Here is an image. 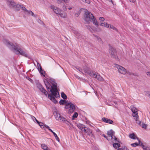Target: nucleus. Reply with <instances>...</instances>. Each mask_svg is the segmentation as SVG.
<instances>
[{
    "label": "nucleus",
    "instance_id": "39",
    "mask_svg": "<svg viewBox=\"0 0 150 150\" xmlns=\"http://www.w3.org/2000/svg\"><path fill=\"white\" fill-rule=\"evenodd\" d=\"M39 124V126L41 128H43L44 127V126H43V123L40 122L39 124Z\"/></svg>",
    "mask_w": 150,
    "mask_h": 150
},
{
    "label": "nucleus",
    "instance_id": "25",
    "mask_svg": "<svg viewBox=\"0 0 150 150\" xmlns=\"http://www.w3.org/2000/svg\"><path fill=\"white\" fill-rule=\"evenodd\" d=\"M140 146H142L144 150H150V149L149 148L145 146L142 142L141 143Z\"/></svg>",
    "mask_w": 150,
    "mask_h": 150
},
{
    "label": "nucleus",
    "instance_id": "13",
    "mask_svg": "<svg viewBox=\"0 0 150 150\" xmlns=\"http://www.w3.org/2000/svg\"><path fill=\"white\" fill-rule=\"evenodd\" d=\"M102 120L103 122L110 124H112L113 122L112 120L104 117L102 118Z\"/></svg>",
    "mask_w": 150,
    "mask_h": 150
},
{
    "label": "nucleus",
    "instance_id": "28",
    "mask_svg": "<svg viewBox=\"0 0 150 150\" xmlns=\"http://www.w3.org/2000/svg\"><path fill=\"white\" fill-rule=\"evenodd\" d=\"M59 103L61 105H63L66 104L67 103L66 100H61L59 102Z\"/></svg>",
    "mask_w": 150,
    "mask_h": 150
},
{
    "label": "nucleus",
    "instance_id": "8",
    "mask_svg": "<svg viewBox=\"0 0 150 150\" xmlns=\"http://www.w3.org/2000/svg\"><path fill=\"white\" fill-rule=\"evenodd\" d=\"M37 86L38 88L46 96H47L48 93L47 92L45 89L39 83L37 84Z\"/></svg>",
    "mask_w": 150,
    "mask_h": 150
},
{
    "label": "nucleus",
    "instance_id": "37",
    "mask_svg": "<svg viewBox=\"0 0 150 150\" xmlns=\"http://www.w3.org/2000/svg\"><path fill=\"white\" fill-rule=\"evenodd\" d=\"M110 28L112 29L113 30L116 31H117L118 30L114 26L111 25H110Z\"/></svg>",
    "mask_w": 150,
    "mask_h": 150
},
{
    "label": "nucleus",
    "instance_id": "27",
    "mask_svg": "<svg viewBox=\"0 0 150 150\" xmlns=\"http://www.w3.org/2000/svg\"><path fill=\"white\" fill-rule=\"evenodd\" d=\"M39 72H40L41 74L43 75L44 76H45V71L42 69V68H41L40 69H39L38 70Z\"/></svg>",
    "mask_w": 150,
    "mask_h": 150
},
{
    "label": "nucleus",
    "instance_id": "35",
    "mask_svg": "<svg viewBox=\"0 0 150 150\" xmlns=\"http://www.w3.org/2000/svg\"><path fill=\"white\" fill-rule=\"evenodd\" d=\"M78 116V114L77 112H75L74 113V114L72 117V119L73 120L74 118H76Z\"/></svg>",
    "mask_w": 150,
    "mask_h": 150
},
{
    "label": "nucleus",
    "instance_id": "34",
    "mask_svg": "<svg viewBox=\"0 0 150 150\" xmlns=\"http://www.w3.org/2000/svg\"><path fill=\"white\" fill-rule=\"evenodd\" d=\"M88 128H87L85 127V128H83V129L81 130L83 132L85 133H86L87 132V131H88V129H89Z\"/></svg>",
    "mask_w": 150,
    "mask_h": 150
},
{
    "label": "nucleus",
    "instance_id": "17",
    "mask_svg": "<svg viewBox=\"0 0 150 150\" xmlns=\"http://www.w3.org/2000/svg\"><path fill=\"white\" fill-rule=\"evenodd\" d=\"M58 15H59L61 17L64 18H66L67 16V14L65 12L61 13V11Z\"/></svg>",
    "mask_w": 150,
    "mask_h": 150
},
{
    "label": "nucleus",
    "instance_id": "20",
    "mask_svg": "<svg viewBox=\"0 0 150 150\" xmlns=\"http://www.w3.org/2000/svg\"><path fill=\"white\" fill-rule=\"evenodd\" d=\"M138 140L139 142V143H133L131 144V145L133 146L134 147H135L136 146H138L139 145L141 144V143L142 142L139 139H138Z\"/></svg>",
    "mask_w": 150,
    "mask_h": 150
},
{
    "label": "nucleus",
    "instance_id": "14",
    "mask_svg": "<svg viewBox=\"0 0 150 150\" xmlns=\"http://www.w3.org/2000/svg\"><path fill=\"white\" fill-rule=\"evenodd\" d=\"M7 4L10 7H15V3L12 0H7Z\"/></svg>",
    "mask_w": 150,
    "mask_h": 150
},
{
    "label": "nucleus",
    "instance_id": "11",
    "mask_svg": "<svg viewBox=\"0 0 150 150\" xmlns=\"http://www.w3.org/2000/svg\"><path fill=\"white\" fill-rule=\"evenodd\" d=\"M50 8L52 9L54 12L57 14L58 15L61 11L60 9L55 6L54 5H51L50 6Z\"/></svg>",
    "mask_w": 150,
    "mask_h": 150
},
{
    "label": "nucleus",
    "instance_id": "41",
    "mask_svg": "<svg viewBox=\"0 0 150 150\" xmlns=\"http://www.w3.org/2000/svg\"><path fill=\"white\" fill-rule=\"evenodd\" d=\"M26 79L28 80L29 81H30L32 83L33 81V80L29 77H26Z\"/></svg>",
    "mask_w": 150,
    "mask_h": 150
},
{
    "label": "nucleus",
    "instance_id": "6",
    "mask_svg": "<svg viewBox=\"0 0 150 150\" xmlns=\"http://www.w3.org/2000/svg\"><path fill=\"white\" fill-rule=\"evenodd\" d=\"M109 51L110 54L112 57L115 59L117 58L115 50L114 48L111 46L110 47Z\"/></svg>",
    "mask_w": 150,
    "mask_h": 150
},
{
    "label": "nucleus",
    "instance_id": "3",
    "mask_svg": "<svg viewBox=\"0 0 150 150\" xmlns=\"http://www.w3.org/2000/svg\"><path fill=\"white\" fill-rule=\"evenodd\" d=\"M84 20L87 23H89L92 21L96 26H98L97 21L95 18L93 14L88 11H86L84 15Z\"/></svg>",
    "mask_w": 150,
    "mask_h": 150
},
{
    "label": "nucleus",
    "instance_id": "31",
    "mask_svg": "<svg viewBox=\"0 0 150 150\" xmlns=\"http://www.w3.org/2000/svg\"><path fill=\"white\" fill-rule=\"evenodd\" d=\"M113 146L115 149H117V148L120 147V145L119 144L117 143H115L113 144Z\"/></svg>",
    "mask_w": 150,
    "mask_h": 150
},
{
    "label": "nucleus",
    "instance_id": "43",
    "mask_svg": "<svg viewBox=\"0 0 150 150\" xmlns=\"http://www.w3.org/2000/svg\"><path fill=\"white\" fill-rule=\"evenodd\" d=\"M99 20L100 21H103L105 20V19L103 17H100L99 18Z\"/></svg>",
    "mask_w": 150,
    "mask_h": 150
},
{
    "label": "nucleus",
    "instance_id": "60",
    "mask_svg": "<svg viewBox=\"0 0 150 150\" xmlns=\"http://www.w3.org/2000/svg\"><path fill=\"white\" fill-rule=\"evenodd\" d=\"M149 95L150 96V92H149Z\"/></svg>",
    "mask_w": 150,
    "mask_h": 150
},
{
    "label": "nucleus",
    "instance_id": "21",
    "mask_svg": "<svg viewBox=\"0 0 150 150\" xmlns=\"http://www.w3.org/2000/svg\"><path fill=\"white\" fill-rule=\"evenodd\" d=\"M50 132L52 133L53 135H54L55 138L57 140L58 142H59V139L58 137L57 134L54 132L52 130H51V131H50Z\"/></svg>",
    "mask_w": 150,
    "mask_h": 150
},
{
    "label": "nucleus",
    "instance_id": "44",
    "mask_svg": "<svg viewBox=\"0 0 150 150\" xmlns=\"http://www.w3.org/2000/svg\"><path fill=\"white\" fill-rule=\"evenodd\" d=\"M106 23L105 22H103L102 23H100V25L102 26H105Z\"/></svg>",
    "mask_w": 150,
    "mask_h": 150
},
{
    "label": "nucleus",
    "instance_id": "12",
    "mask_svg": "<svg viewBox=\"0 0 150 150\" xmlns=\"http://www.w3.org/2000/svg\"><path fill=\"white\" fill-rule=\"evenodd\" d=\"M93 75L92 76L93 77L96 78L98 80L102 81H104L103 79L101 77L100 75L97 74L96 73L93 74Z\"/></svg>",
    "mask_w": 150,
    "mask_h": 150
},
{
    "label": "nucleus",
    "instance_id": "22",
    "mask_svg": "<svg viewBox=\"0 0 150 150\" xmlns=\"http://www.w3.org/2000/svg\"><path fill=\"white\" fill-rule=\"evenodd\" d=\"M73 32L76 35L77 38H78L79 39H80V34L78 32V31L76 30H74Z\"/></svg>",
    "mask_w": 150,
    "mask_h": 150
},
{
    "label": "nucleus",
    "instance_id": "55",
    "mask_svg": "<svg viewBox=\"0 0 150 150\" xmlns=\"http://www.w3.org/2000/svg\"><path fill=\"white\" fill-rule=\"evenodd\" d=\"M72 8H71V7H69V8H68V9L69 10H70L71 9H72Z\"/></svg>",
    "mask_w": 150,
    "mask_h": 150
},
{
    "label": "nucleus",
    "instance_id": "45",
    "mask_svg": "<svg viewBox=\"0 0 150 150\" xmlns=\"http://www.w3.org/2000/svg\"><path fill=\"white\" fill-rule=\"evenodd\" d=\"M45 127L47 128V129L50 131H51L52 129L50 128L47 125H45Z\"/></svg>",
    "mask_w": 150,
    "mask_h": 150
},
{
    "label": "nucleus",
    "instance_id": "57",
    "mask_svg": "<svg viewBox=\"0 0 150 150\" xmlns=\"http://www.w3.org/2000/svg\"><path fill=\"white\" fill-rule=\"evenodd\" d=\"M27 14H31V13H27Z\"/></svg>",
    "mask_w": 150,
    "mask_h": 150
},
{
    "label": "nucleus",
    "instance_id": "2",
    "mask_svg": "<svg viewBox=\"0 0 150 150\" xmlns=\"http://www.w3.org/2000/svg\"><path fill=\"white\" fill-rule=\"evenodd\" d=\"M3 42L8 47L16 54H20L25 57H28V55L26 52L21 48H18L17 46H16L12 43L10 42L6 39H4Z\"/></svg>",
    "mask_w": 150,
    "mask_h": 150
},
{
    "label": "nucleus",
    "instance_id": "33",
    "mask_svg": "<svg viewBox=\"0 0 150 150\" xmlns=\"http://www.w3.org/2000/svg\"><path fill=\"white\" fill-rule=\"evenodd\" d=\"M61 96L62 98L64 99H66L67 98V96L63 92H62L61 93Z\"/></svg>",
    "mask_w": 150,
    "mask_h": 150
},
{
    "label": "nucleus",
    "instance_id": "23",
    "mask_svg": "<svg viewBox=\"0 0 150 150\" xmlns=\"http://www.w3.org/2000/svg\"><path fill=\"white\" fill-rule=\"evenodd\" d=\"M129 137L130 138L134 139H136L137 138V139H138L137 138V137H136L135 134L134 133L130 134L129 135Z\"/></svg>",
    "mask_w": 150,
    "mask_h": 150
},
{
    "label": "nucleus",
    "instance_id": "15",
    "mask_svg": "<svg viewBox=\"0 0 150 150\" xmlns=\"http://www.w3.org/2000/svg\"><path fill=\"white\" fill-rule=\"evenodd\" d=\"M21 8L23 10L25 11L27 13H31V16H32L34 17H35L34 14L32 11L30 10L28 11L27 10V9L25 7H24L23 6H22L21 7Z\"/></svg>",
    "mask_w": 150,
    "mask_h": 150
},
{
    "label": "nucleus",
    "instance_id": "19",
    "mask_svg": "<svg viewBox=\"0 0 150 150\" xmlns=\"http://www.w3.org/2000/svg\"><path fill=\"white\" fill-rule=\"evenodd\" d=\"M58 4H60L63 1L64 2L65 4H67L69 3L70 0H56Z\"/></svg>",
    "mask_w": 150,
    "mask_h": 150
},
{
    "label": "nucleus",
    "instance_id": "59",
    "mask_svg": "<svg viewBox=\"0 0 150 150\" xmlns=\"http://www.w3.org/2000/svg\"><path fill=\"white\" fill-rule=\"evenodd\" d=\"M58 65L59 67H61V66H60V65L59 64H58Z\"/></svg>",
    "mask_w": 150,
    "mask_h": 150
},
{
    "label": "nucleus",
    "instance_id": "5",
    "mask_svg": "<svg viewBox=\"0 0 150 150\" xmlns=\"http://www.w3.org/2000/svg\"><path fill=\"white\" fill-rule=\"evenodd\" d=\"M65 108L66 109H69L68 110V112L70 113H72L75 110V105L74 104L71 102L68 103L66 104Z\"/></svg>",
    "mask_w": 150,
    "mask_h": 150
},
{
    "label": "nucleus",
    "instance_id": "4",
    "mask_svg": "<svg viewBox=\"0 0 150 150\" xmlns=\"http://www.w3.org/2000/svg\"><path fill=\"white\" fill-rule=\"evenodd\" d=\"M54 116L57 120L64 122L67 124L69 122L64 117L62 116L60 114L57 112H55Z\"/></svg>",
    "mask_w": 150,
    "mask_h": 150
},
{
    "label": "nucleus",
    "instance_id": "7",
    "mask_svg": "<svg viewBox=\"0 0 150 150\" xmlns=\"http://www.w3.org/2000/svg\"><path fill=\"white\" fill-rule=\"evenodd\" d=\"M115 67L118 69L119 72L121 74H125L127 73L126 70L124 67L117 64H115Z\"/></svg>",
    "mask_w": 150,
    "mask_h": 150
},
{
    "label": "nucleus",
    "instance_id": "29",
    "mask_svg": "<svg viewBox=\"0 0 150 150\" xmlns=\"http://www.w3.org/2000/svg\"><path fill=\"white\" fill-rule=\"evenodd\" d=\"M77 127L81 130H82L83 128H85V126L81 124H79L77 125Z\"/></svg>",
    "mask_w": 150,
    "mask_h": 150
},
{
    "label": "nucleus",
    "instance_id": "38",
    "mask_svg": "<svg viewBox=\"0 0 150 150\" xmlns=\"http://www.w3.org/2000/svg\"><path fill=\"white\" fill-rule=\"evenodd\" d=\"M37 68L38 69V70H39V69H40V68H42L41 65L38 62H37Z\"/></svg>",
    "mask_w": 150,
    "mask_h": 150
},
{
    "label": "nucleus",
    "instance_id": "10",
    "mask_svg": "<svg viewBox=\"0 0 150 150\" xmlns=\"http://www.w3.org/2000/svg\"><path fill=\"white\" fill-rule=\"evenodd\" d=\"M83 69L84 70V71L89 75L90 76H91L93 75V74L94 73V72L92 71L90 69L89 67H84L83 68Z\"/></svg>",
    "mask_w": 150,
    "mask_h": 150
},
{
    "label": "nucleus",
    "instance_id": "50",
    "mask_svg": "<svg viewBox=\"0 0 150 150\" xmlns=\"http://www.w3.org/2000/svg\"><path fill=\"white\" fill-rule=\"evenodd\" d=\"M102 135L107 140H108L107 136H106L105 134H103Z\"/></svg>",
    "mask_w": 150,
    "mask_h": 150
},
{
    "label": "nucleus",
    "instance_id": "36",
    "mask_svg": "<svg viewBox=\"0 0 150 150\" xmlns=\"http://www.w3.org/2000/svg\"><path fill=\"white\" fill-rule=\"evenodd\" d=\"M141 126H142V128H143L144 129H146L147 126V125L146 124H144V123H142V124H141Z\"/></svg>",
    "mask_w": 150,
    "mask_h": 150
},
{
    "label": "nucleus",
    "instance_id": "49",
    "mask_svg": "<svg viewBox=\"0 0 150 150\" xmlns=\"http://www.w3.org/2000/svg\"><path fill=\"white\" fill-rule=\"evenodd\" d=\"M33 117L34 118V119H35L36 121L38 123V124H39V123L40 122H39L37 120V119L34 117Z\"/></svg>",
    "mask_w": 150,
    "mask_h": 150
},
{
    "label": "nucleus",
    "instance_id": "16",
    "mask_svg": "<svg viewBox=\"0 0 150 150\" xmlns=\"http://www.w3.org/2000/svg\"><path fill=\"white\" fill-rule=\"evenodd\" d=\"M115 132L112 129H111L107 132V134L110 137L112 138L113 135L115 134Z\"/></svg>",
    "mask_w": 150,
    "mask_h": 150
},
{
    "label": "nucleus",
    "instance_id": "1",
    "mask_svg": "<svg viewBox=\"0 0 150 150\" xmlns=\"http://www.w3.org/2000/svg\"><path fill=\"white\" fill-rule=\"evenodd\" d=\"M44 82L47 90H50L52 94H48V97L54 103H56L57 101L56 100L54 97L57 98L59 95L57 89V84L54 81H48L47 80L44 81Z\"/></svg>",
    "mask_w": 150,
    "mask_h": 150
},
{
    "label": "nucleus",
    "instance_id": "46",
    "mask_svg": "<svg viewBox=\"0 0 150 150\" xmlns=\"http://www.w3.org/2000/svg\"><path fill=\"white\" fill-rule=\"evenodd\" d=\"M79 71L82 72V73L83 74V73L82 72V69H81V68H77V67H75Z\"/></svg>",
    "mask_w": 150,
    "mask_h": 150
},
{
    "label": "nucleus",
    "instance_id": "54",
    "mask_svg": "<svg viewBox=\"0 0 150 150\" xmlns=\"http://www.w3.org/2000/svg\"><path fill=\"white\" fill-rule=\"evenodd\" d=\"M117 150H123L121 148H120L118 149Z\"/></svg>",
    "mask_w": 150,
    "mask_h": 150
},
{
    "label": "nucleus",
    "instance_id": "58",
    "mask_svg": "<svg viewBox=\"0 0 150 150\" xmlns=\"http://www.w3.org/2000/svg\"><path fill=\"white\" fill-rule=\"evenodd\" d=\"M33 117V116H32V119L33 120H34V118Z\"/></svg>",
    "mask_w": 150,
    "mask_h": 150
},
{
    "label": "nucleus",
    "instance_id": "9",
    "mask_svg": "<svg viewBox=\"0 0 150 150\" xmlns=\"http://www.w3.org/2000/svg\"><path fill=\"white\" fill-rule=\"evenodd\" d=\"M131 110L132 112L133 113L132 115L134 117H138V113L137 112V109L135 107H134L133 105H132L130 107Z\"/></svg>",
    "mask_w": 150,
    "mask_h": 150
},
{
    "label": "nucleus",
    "instance_id": "51",
    "mask_svg": "<svg viewBox=\"0 0 150 150\" xmlns=\"http://www.w3.org/2000/svg\"><path fill=\"white\" fill-rule=\"evenodd\" d=\"M79 15L78 13H75V16L76 17H78Z\"/></svg>",
    "mask_w": 150,
    "mask_h": 150
},
{
    "label": "nucleus",
    "instance_id": "56",
    "mask_svg": "<svg viewBox=\"0 0 150 150\" xmlns=\"http://www.w3.org/2000/svg\"><path fill=\"white\" fill-rule=\"evenodd\" d=\"M108 1H109L110 2H112V0H108Z\"/></svg>",
    "mask_w": 150,
    "mask_h": 150
},
{
    "label": "nucleus",
    "instance_id": "47",
    "mask_svg": "<svg viewBox=\"0 0 150 150\" xmlns=\"http://www.w3.org/2000/svg\"><path fill=\"white\" fill-rule=\"evenodd\" d=\"M110 25H111L108 24L106 23L105 27H107V28H110Z\"/></svg>",
    "mask_w": 150,
    "mask_h": 150
},
{
    "label": "nucleus",
    "instance_id": "42",
    "mask_svg": "<svg viewBox=\"0 0 150 150\" xmlns=\"http://www.w3.org/2000/svg\"><path fill=\"white\" fill-rule=\"evenodd\" d=\"M21 6V5H20L19 4H15V7H14L16 8H19Z\"/></svg>",
    "mask_w": 150,
    "mask_h": 150
},
{
    "label": "nucleus",
    "instance_id": "40",
    "mask_svg": "<svg viewBox=\"0 0 150 150\" xmlns=\"http://www.w3.org/2000/svg\"><path fill=\"white\" fill-rule=\"evenodd\" d=\"M83 2H85V3L89 4L90 3V1L89 0H81Z\"/></svg>",
    "mask_w": 150,
    "mask_h": 150
},
{
    "label": "nucleus",
    "instance_id": "26",
    "mask_svg": "<svg viewBox=\"0 0 150 150\" xmlns=\"http://www.w3.org/2000/svg\"><path fill=\"white\" fill-rule=\"evenodd\" d=\"M111 139L112 141H115V142L120 143V141L119 140H117V139L114 136V135H113L112 138L111 137Z\"/></svg>",
    "mask_w": 150,
    "mask_h": 150
},
{
    "label": "nucleus",
    "instance_id": "30",
    "mask_svg": "<svg viewBox=\"0 0 150 150\" xmlns=\"http://www.w3.org/2000/svg\"><path fill=\"white\" fill-rule=\"evenodd\" d=\"M138 117H135V118L134 119H135V120L136 121V123L139 125L140 126H141L142 122H141L140 121L138 120Z\"/></svg>",
    "mask_w": 150,
    "mask_h": 150
},
{
    "label": "nucleus",
    "instance_id": "48",
    "mask_svg": "<svg viewBox=\"0 0 150 150\" xmlns=\"http://www.w3.org/2000/svg\"><path fill=\"white\" fill-rule=\"evenodd\" d=\"M130 2H132V3H134L136 0H128Z\"/></svg>",
    "mask_w": 150,
    "mask_h": 150
},
{
    "label": "nucleus",
    "instance_id": "61",
    "mask_svg": "<svg viewBox=\"0 0 150 150\" xmlns=\"http://www.w3.org/2000/svg\"><path fill=\"white\" fill-rule=\"evenodd\" d=\"M114 103H115V104H117V102H114Z\"/></svg>",
    "mask_w": 150,
    "mask_h": 150
},
{
    "label": "nucleus",
    "instance_id": "32",
    "mask_svg": "<svg viewBox=\"0 0 150 150\" xmlns=\"http://www.w3.org/2000/svg\"><path fill=\"white\" fill-rule=\"evenodd\" d=\"M94 36L96 37V39L100 42H102V41L101 39L98 36L94 35Z\"/></svg>",
    "mask_w": 150,
    "mask_h": 150
},
{
    "label": "nucleus",
    "instance_id": "24",
    "mask_svg": "<svg viewBox=\"0 0 150 150\" xmlns=\"http://www.w3.org/2000/svg\"><path fill=\"white\" fill-rule=\"evenodd\" d=\"M41 147L44 150H48V147H47V145L45 144H42L41 145Z\"/></svg>",
    "mask_w": 150,
    "mask_h": 150
},
{
    "label": "nucleus",
    "instance_id": "52",
    "mask_svg": "<svg viewBox=\"0 0 150 150\" xmlns=\"http://www.w3.org/2000/svg\"><path fill=\"white\" fill-rule=\"evenodd\" d=\"M147 75L150 76V71L148 72L147 73Z\"/></svg>",
    "mask_w": 150,
    "mask_h": 150
},
{
    "label": "nucleus",
    "instance_id": "53",
    "mask_svg": "<svg viewBox=\"0 0 150 150\" xmlns=\"http://www.w3.org/2000/svg\"><path fill=\"white\" fill-rule=\"evenodd\" d=\"M75 76L78 79H79V77L77 75H75Z\"/></svg>",
    "mask_w": 150,
    "mask_h": 150
},
{
    "label": "nucleus",
    "instance_id": "18",
    "mask_svg": "<svg viewBox=\"0 0 150 150\" xmlns=\"http://www.w3.org/2000/svg\"><path fill=\"white\" fill-rule=\"evenodd\" d=\"M87 135H88L91 137H93V135L92 132V130L89 128L88 129V131L86 133Z\"/></svg>",
    "mask_w": 150,
    "mask_h": 150
},
{
    "label": "nucleus",
    "instance_id": "62",
    "mask_svg": "<svg viewBox=\"0 0 150 150\" xmlns=\"http://www.w3.org/2000/svg\"><path fill=\"white\" fill-rule=\"evenodd\" d=\"M64 7H65V8H66V6H64Z\"/></svg>",
    "mask_w": 150,
    "mask_h": 150
}]
</instances>
